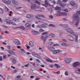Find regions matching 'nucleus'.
Returning a JSON list of instances; mask_svg holds the SVG:
<instances>
[{"label":"nucleus","instance_id":"f257e3e1","mask_svg":"<svg viewBox=\"0 0 80 80\" xmlns=\"http://www.w3.org/2000/svg\"><path fill=\"white\" fill-rule=\"evenodd\" d=\"M66 31L68 32H69V33L73 35H75L76 37L75 40V41L76 42H78V35L75 34L72 29H66Z\"/></svg>","mask_w":80,"mask_h":80},{"label":"nucleus","instance_id":"f03ea898","mask_svg":"<svg viewBox=\"0 0 80 80\" xmlns=\"http://www.w3.org/2000/svg\"><path fill=\"white\" fill-rule=\"evenodd\" d=\"M79 15H80V11L77 12L76 14H73L72 18L73 21H76V20L80 21V19L78 17Z\"/></svg>","mask_w":80,"mask_h":80},{"label":"nucleus","instance_id":"7ed1b4c3","mask_svg":"<svg viewBox=\"0 0 80 80\" xmlns=\"http://www.w3.org/2000/svg\"><path fill=\"white\" fill-rule=\"evenodd\" d=\"M31 8L32 10H35L36 11H41L40 7L37 6L35 4H33L31 5Z\"/></svg>","mask_w":80,"mask_h":80},{"label":"nucleus","instance_id":"20e7f679","mask_svg":"<svg viewBox=\"0 0 80 80\" xmlns=\"http://www.w3.org/2000/svg\"><path fill=\"white\" fill-rule=\"evenodd\" d=\"M40 17H42V18H46L44 15L40 14H38L37 15L35 16V18H37L38 20H42V21H44V20L42 19V18H41Z\"/></svg>","mask_w":80,"mask_h":80},{"label":"nucleus","instance_id":"39448f33","mask_svg":"<svg viewBox=\"0 0 80 80\" xmlns=\"http://www.w3.org/2000/svg\"><path fill=\"white\" fill-rule=\"evenodd\" d=\"M48 37V35H46L44 36H42L40 38L41 40H43V44H45V42Z\"/></svg>","mask_w":80,"mask_h":80},{"label":"nucleus","instance_id":"423d86ee","mask_svg":"<svg viewBox=\"0 0 80 80\" xmlns=\"http://www.w3.org/2000/svg\"><path fill=\"white\" fill-rule=\"evenodd\" d=\"M13 42L15 45H20V42L17 39H14L13 40Z\"/></svg>","mask_w":80,"mask_h":80},{"label":"nucleus","instance_id":"0eeeda50","mask_svg":"<svg viewBox=\"0 0 80 80\" xmlns=\"http://www.w3.org/2000/svg\"><path fill=\"white\" fill-rule=\"evenodd\" d=\"M67 15V13H63L60 11H58V12L57 16L58 17H60V16H65V15Z\"/></svg>","mask_w":80,"mask_h":80},{"label":"nucleus","instance_id":"6e6552de","mask_svg":"<svg viewBox=\"0 0 80 80\" xmlns=\"http://www.w3.org/2000/svg\"><path fill=\"white\" fill-rule=\"evenodd\" d=\"M59 43L61 44V45L62 47H68V46H69L68 44L65 43L62 41L59 42Z\"/></svg>","mask_w":80,"mask_h":80},{"label":"nucleus","instance_id":"1a4fd4ad","mask_svg":"<svg viewBox=\"0 0 80 80\" xmlns=\"http://www.w3.org/2000/svg\"><path fill=\"white\" fill-rule=\"evenodd\" d=\"M67 38L69 40H70V41H74L75 40V38L70 35H67Z\"/></svg>","mask_w":80,"mask_h":80},{"label":"nucleus","instance_id":"9d476101","mask_svg":"<svg viewBox=\"0 0 80 80\" xmlns=\"http://www.w3.org/2000/svg\"><path fill=\"white\" fill-rule=\"evenodd\" d=\"M32 55L33 56V57H37L38 58H40V55H38L37 53H32Z\"/></svg>","mask_w":80,"mask_h":80},{"label":"nucleus","instance_id":"9b49d317","mask_svg":"<svg viewBox=\"0 0 80 80\" xmlns=\"http://www.w3.org/2000/svg\"><path fill=\"white\" fill-rule=\"evenodd\" d=\"M2 2L3 3L8 5H10L11 4V1L10 0H2Z\"/></svg>","mask_w":80,"mask_h":80},{"label":"nucleus","instance_id":"f8f14e48","mask_svg":"<svg viewBox=\"0 0 80 80\" xmlns=\"http://www.w3.org/2000/svg\"><path fill=\"white\" fill-rule=\"evenodd\" d=\"M10 60L13 64H15L17 63V60L14 58H11Z\"/></svg>","mask_w":80,"mask_h":80},{"label":"nucleus","instance_id":"ddd939ff","mask_svg":"<svg viewBox=\"0 0 80 80\" xmlns=\"http://www.w3.org/2000/svg\"><path fill=\"white\" fill-rule=\"evenodd\" d=\"M61 52L60 50H53L52 51V52L54 54H57L58 53H60Z\"/></svg>","mask_w":80,"mask_h":80},{"label":"nucleus","instance_id":"4468645a","mask_svg":"<svg viewBox=\"0 0 80 80\" xmlns=\"http://www.w3.org/2000/svg\"><path fill=\"white\" fill-rule=\"evenodd\" d=\"M71 58H66L64 60V62H66V63H69V62H71Z\"/></svg>","mask_w":80,"mask_h":80},{"label":"nucleus","instance_id":"2eb2a0df","mask_svg":"<svg viewBox=\"0 0 80 80\" xmlns=\"http://www.w3.org/2000/svg\"><path fill=\"white\" fill-rule=\"evenodd\" d=\"M80 63L78 62H76L73 64V66L74 67H76L78 65H79Z\"/></svg>","mask_w":80,"mask_h":80},{"label":"nucleus","instance_id":"dca6fc26","mask_svg":"<svg viewBox=\"0 0 80 80\" xmlns=\"http://www.w3.org/2000/svg\"><path fill=\"white\" fill-rule=\"evenodd\" d=\"M7 52H8V53H10V54L13 55H15V53L13 52L12 51L8 50L7 51Z\"/></svg>","mask_w":80,"mask_h":80},{"label":"nucleus","instance_id":"f3484780","mask_svg":"<svg viewBox=\"0 0 80 80\" xmlns=\"http://www.w3.org/2000/svg\"><path fill=\"white\" fill-rule=\"evenodd\" d=\"M32 32L33 33V34H34V35H37V34H38V32L36 31H32Z\"/></svg>","mask_w":80,"mask_h":80},{"label":"nucleus","instance_id":"a211bd4d","mask_svg":"<svg viewBox=\"0 0 80 80\" xmlns=\"http://www.w3.org/2000/svg\"><path fill=\"white\" fill-rule=\"evenodd\" d=\"M46 61H47V62H51V63H52L53 62H56V61H52V60L51 59H50L49 58H47V59H46Z\"/></svg>","mask_w":80,"mask_h":80},{"label":"nucleus","instance_id":"6ab92c4d","mask_svg":"<svg viewBox=\"0 0 80 80\" xmlns=\"http://www.w3.org/2000/svg\"><path fill=\"white\" fill-rule=\"evenodd\" d=\"M26 28H30L31 25L29 23H27L25 25Z\"/></svg>","mask_w":80,"mask_h":80},{"label":"nucleus","instance_id":"aec40b11","mask_svg":"<svg viewBox=\"0 0 80 80\" xmlns=\"http://www.w3.org/2000/svg\"><path fill=\"white\" fill-rule=\"evenodd\" d=\"M12 22V21L8 20V21H6V23H7V24H8L9 25H10V24H11Z\"/></svg>","mask_w":80,"mask_h":80},{"label":"nucleus","instance_id":"412c9836","mask_svg":"<svg viewBox=\"0 0 80 80\" xmlns=\"http://www.w3.org/2000/svg\"><path fill=\"white\" fill-rule=\"evenodd\" d=\"M70 4L72 6H74L75 5V2L74 1H72L70 2Z\"/></svg>","mask_w":80,"mask_h":80},{"label":"nucleus","instance_id":"4be33fe9","mask_svg":"<svg viewBox=\"0 0 80 80\" xmlns=\"http://www.w3.org/2000/svg\"><path fill=\"white\" fill-rule=\"evenodd\" d=\"M12 1L14 5H18V2L15 1V0H12Z\"/></svg>","mask_w":80,"mask_h":80},{"label":"nucleus","instance_id":"5701e85b","mask_svg":"<svg viewBox=\"0 0 80 80\" xmlns=\"http://www.w3.org/2000/svg\"><path fill=\"white\" fill-rule=\"evenodd\" d=\"M29 45L30 47H33V43L32 41L29 42Z\"/></svg>","mask_w":80,"mask_h":80},{"label":"nucleus","instance_id":"b1692460","mask_svg":"<svg viewBox=\"0 0 80 80\" xmlns=\"http://www.w3.org/2000/svg\"><path fill=\"white\" fill-rule=\"evenodd\" d=\"M55 9L56 10H61V8L57 6L55 8Z\"/></svg>","mask_w":80,"mask_h":80},{"label":"nucleus","instance_id":"393cba45","mask_svg":"<svg viewBox=\"0 0 80 80\" xmlns=\"http://www.w3.org/2000/svg\"><path fill=\"white\" fill-rule=\"evenodd\" d=\"M75 72L78 73H80V69H76Z\"/></svg>","mask_w":80,"mask_h":80},{"label":"nucleus","instance_id":"a878e982","mask_svg":"<svg viewBox=\"0 0 80 80\" xmlns=\"http://www.w3.org/2000/svg\"><path fill=\"white\" fill-rule=\"evenodd\" d=\"M20 28V29H22V30H25V27L23 26L18 27L17 28Z\"/></svg>","mask_w":80,"mask_h":80},{"label":"nucleus","instance_id":"bb28decb","mask_svg":"<svg viewBox=\"0 0 80 80\" xmlns=\"http://www.w3.org/2000/svg\"><path fill=\"white\" fill-rule=\"evenodd\" d=\"M61 26H62L63 27H68L69 26L68 25L66 24H61Z\"/></svg>","mask_w":80,"mask_h":80},{"label":"nucleus","instance_id":"cd10ccee","mask_svg":"<svg viewBox=\"0 0 80 80\" xmlns=\"http://www.w3.org/2000/svg\"><path fill=\"white\" fill-rule=\"evenodd\" d=\"M49 36H50V37H52V38H54V37H55V34L53 33L50 34H49Z\"/></svg>","mask_w":80,"mask_h":80},{"label":"nucleus","instance_id":"c85d7f7f","mask_svg":"<svg viewBox=\"0 0 80 80\" xmlns=\"http://www.w3.org/2000/svg\"><path fill=\"white\" fill-rule=\"evenodd\" d=\"M43 23V22L41 21H38V22L36 21L35 22V24H38V23Z\"/></svg>","mask_w":80,"mask_h":80},{"label":"nucleus","instance_id":"c756f323","mask_svg":"<svg viewBox=\"0 0 80 80\" xmlns=\"http://www.w3.org/2000/svg\"><path fill=\"white\" fill-rule=\"evenodd\" d=\"M62 12H68V10L67 8H65L63 9L62 10Z\"/></svg>","mask_w":80,"mask_h":80},{"label":"nucleus","instance_id":"7c9ffc66","mask_svg":"<svg viewBox=\"0 0 80 80\" xmlns=\"http://www.w3.org/2000/svg\"><path fill=\"white\" fill-rule=\"evenodd\" d=\"M5 10L6 12H10V10L6 6L5 7Z\"/></svg>","mask_w":80,"mask_h":80},{"label":"nucleus","instance_id":"2f4dec72","mask_svg":"<svg viewBox=\"0 0 80 80\" xmlns=\"http://www.w3.org/2000/svg\"><path fill=\"white\" fill-rule=\"evenodd\" d=\"M54 66L55 67H57V68H60L61 67L60 66V65L56 63L54 64Z\"/></svg>","mask_w":80,"mask_h":80},{"label":"nucleus","instance_id":"473e14b6","mask_svg":"<svg viewBox=\"0 0 80 80\" xmlns=\"http://www.w3.org/2000/svg\"><path fill=\"white\" fill-rule=\"evenodd\" d=\"M45 4L46 5H47V6H50V4L48 3V2L46 0L45 1Z\"/></svg>","mask_w":80,"mask_h":80},{"label":"nucleus","instance_id":"72a5a7b5","mask_svg":"<svg viewBox=\"0 0 80 80\" xmlns=\"http://www.w3.org/2000/svg\"><path fill=\"white\" fill-rule=\"evenodd\" d=\"M44 48H41L40 47H39V50H40V51H41V52H43V51H44V50H44Z\"/></svg>","mask_w":80,"mask_h":80},{"label":"nucleus","instance_id":"f704fd0d","mask_svg":"<svg viewBox=\"0 0 80 80\" xmlns=\"http://www.w3.org/2000/svg\"><path fill=\"white\" fill-rule=\"evenodd\" d=\"M12 21L14 22H18V20L16 18H14L12 20Z\"/></svg>","mask_w":80,"mask_h":80},{"label":"nucleus","instance_id":"c9c22d12","mask_svg":"<svg viewBox=\"0 0 80 80\" xmlns=\"http://www.w3.org/2000/svg\"><path fill=\"white\" fill-rule=\"evenodd\" d=\"M26 17L27 18H31V15L30 14H27Z\"/></svg>","mask_w":80,"mask_h":80},{"label":"nucleus","instance_id":"e433bc0d","mask_svg":"<svg viewBox=\"0 0 80 80\" xmlns=\"http://www.w3.org/2000/svg\"><path fill=\"white\" fill-rule=\"evenodd\" d=\"M48 49L49 50H52V49H55V48L53 47H50V46H49L48 47Z\"/></svg>","mask_w":80,"mask_h":80},{"label":"nucleus","instance_id":"4c0bfd02","mask_svg":"<svg viewBox=\"0 0 80 80\" xmlns=\"http://www.w3.org/2000/svg\"><path fill=\"white\" fill-rule=\"evenodd\" d=\"M49 27H55V25L52 24H50L49 25Z\"/></svg>","mask_w":80,"mask_h":80},{"label":"nucleus","instance_id":"58836bf2","mask_svg":"<svg viewBox=\"0 0 80 80\" xmlns=\"http://www.w3.org/2000/svg\"><path fill=\"white\" fill-rule=\"evenodd\" d=\"M48 43L49 45H53V44H54V43L52 42H48Z\"/></svg>","mask_w":80,"mask_h":80},{"label":"nucleus","instance_id":"ea45409f","mask_svg":"<svg viewBox=\"0 0 80 80\" xmlns=\"http://www.w3.org/2000/svg\"><path fill=\"white\" fill-rule=\"evenodd\" d=\"M39 32H45V30H44L42 29V28H40L39 30Z\"/></svg>","mask_w":80,"mask_h":80},{"label":"nucleus","instance_id":"a19ab883","mask_svg":"<svg viewBox=\"0 0 80 80\" xmlns=\"http://www.w3.org/2000/svg\"><path fill=\"white\" fill-rule=\"evenodd\" d=\"M3 13V10L2 9V8L0 9V13H1V14H2Z\"/></svg>","mask_w":80,"mask_h":80},{"label":"nucleus","instance_id":"79ce46f5","mask_svg":"<svg viewBox=\"0 0 80 80\" xmlns=\"http://www.w3.org/2000/svg\"><path fill=\"white\" fill-rule=\"evenodd\" d=\"M47 34H48V32H44L42 33V35H47Z\"/></svg>","mask_w":80,"mask_h":80},{"label":"nucleus","instance_id":"37998d69","mask_svg":"<svg viewBox=\"0 0 80 80\" xmlns=\"http://www.w3.org/2000/svg\"><path fill=\"white\" fill-rule=\"evenodd\" d=\"M35 3H37V4H38V5H40V2L38 1L37 0L35 1Z\"/></svg>","mask_w":80,"mask_h":80},{"label":"nucleus","instance_id":"c03bdc74","mask_svg":"<svg viewBox=\"0 0 80 80\" xmlns=\"http://www.w3.org/2000/svg\"><path fill=\"white\" fill-rule=\"evenodd\" d=\"M65 75L66 76H68V72L67 71H65Z\"/></svg>","mask_w":80,"mask_h":80},{"label":"nucleus","instance_id":"a18cd8bd","mask_svg":"<svg viewBox=\"0 0 80 80\" xmlns=\"http://www.w3.org/2000/svg\"><path fill=\"white\" fill-rule=\"evenodd\" d=\"M49 67H50V68H53V64H50L49 65Z\"/></svg>","mask_w":80,"mask_h":80},{"label":"nucleus","instance_id":"49530a36","mask_svg":"<svg viewBox=\"0 0 80 80\" xmlns=\"http://www.w3.org/2000/svg\"><path fill=\"white\" fill-rule=\"evenodd\" d=\"M76 27H77L78 25V21H77L76 22L75 24Z\"/></svg>","mask_w":80,"mask_h":80},{"label":"nucleus","instance_id":"de8ad7c7","mask_svg":"<svg viewBox=\"0 0 80 80\" xmlns=\"http://www.w3.org/2000/svg\"><path fill=\"white\" fill-rule=\"evenodd\" d=\"M49 18L50 19H52V18H53V16L52 15H50L49 16Z\"/></svg>","mask_w":80,"mask_h":80},{"label":"nucleus","instance_id":"09e8293b","mask_svg":"<svg viewBox=\"0 0 80 80\" xmlns=\"http://www.w3.org/2000/svg\"><path fill=\"white\" fill-rule=\"evenodd\" d=\"M2 26V27H4V28H8L9 27L8 26H7L5 25H4V24H3Z\"/></svg>","mask_w":80,"mask_h":80},{"label":"nucleus","instance_id":"8fccbe9b","mask_svg":"<svg viewBox=\"0 0 80 80\" xmlns=\"http://www.w3.org/2000/svg\"><path fill=\"white\" fill-rule=\"evenodd\" d=\"M11 24H12V25H16V23L13 22L12 21V22H11Z\"/></svg>","mask_w":80,"mask_h":80},{"label":"nucleus","instance_id":"3c124183","mask_svg":"<svg viewBox=\"0 0 80 80\" xmlns=\"http://www.w3.org/2000/svg\"><path fill=\"white\" fill-rule=\"evenodd\" d=\"M17 70H14L12 72L13 73H17Z\"/></svg>","mask_w":80,"mask_h":80},{"label":"nucleus","instance_id":"603ef678","mask_svg":"<svg viewBox=\"0 0 80 80\" xmlns=\"http://www.w3.org/2000/svg\"><path fill=\"white\" fill-rule=\"evenodd\" d=\"M60 45L58 44H55L53 45V46H59Z\"/></svg>","mask_w":80,"mask_h":80},{"label":"nucleus","instance_id":"864d4df0","mask_svg":"<svg viewBox=\"0 0 80 80\" xmlns=\"http://www.w3.org/2000/svg\"><path fill=\"white\" fill-rule=\"evenodd\" d=\"M3 37L2 35H0V39H3Z\"/></svg>","mask_w":80,"mask_h":80},{"label":"nucleus","instance_id":"5fc2aeb1","mask_svg":"<svg viewBox=\"0 0 80 80\" xmlns=\"http://www.w3.org/2000/svg\"><path fill=\"white\" fill-rule=\"evenodd\" d=\"M60 73V71H58L57 72H54L55 73H56L57 74H59Z\"/></svg>","mask_w":80,"mask_h":80},{"label":"nucleus","instance_id":"6e6d98bb","mask_svg":"<svg viewBox=\"0 0 80 80\" xmlns=\"http://www.w3.org/2000/svg\"><path fill=\"white\" fill-rule=\"evenodd\" d=\"M2 60H3L2 57L0 56V61H2Z\"/></svg>","mask_w":80,"mask_h":80},{"label":"nucleus","instance_id":"4d7b16f0","mask_svg":"<svg viewBox=\"0 0 80 80\" xmlns=\"http://www.w3.org/2000/svg\"><path fill=\"white\" fill-rule=\"evenodd\" d=\"M32 28H35V24H32Z\"/></svg>","mask_w":80,"mask_h":80},{"label":"nucleus","instance_id":"13d9d810","mask_svg":"<svg viewBox=\"0 0 80 80\" xmlns=\"http://www.w3.org/2000/svg\"><path fill=\"white\" fill-rule=\"evenodd\" d=\"M4 32L5 33H6L7 34H8L9 33V32L7 31H5Z\"/></svg>","mask_w":80,"mask_h":80},{"label":"nucleus","instance_id":"bf43d9fd","mask_svg":"<svg viewBox=\"0 0 80 80\" xmlns=\"http://www.w3.org/2000/svg\"><path fill=\"white\" fill-rule=\"evenodd\" d=\"M68 0H62V2L64 3H65V2H67Z\"/></svg>","mask_w":80,"mask_h":80},{"label":"nucleus","instance_id":"052dcab7","mask_svg":"<svg viewBox=\"0 0 80 80\" xmlns=\"http://www.w3.org/2000/svg\"><path fill=\"white\" fill-rule=\"evenodd\" d=\"M20 77H21V76H20L18 75L17 76V78H20Z\"/></svg>","mask_w":80,"mask_h":80},{"label":"nucleus","instance_id":"680f3d73","mask_svg":"<svg viewBox=\"0 0 80 80\" xmlns=\"http://www.w3.org/2000/svg\"><path fill=\"white\" fill-rule=\"evenodd\" d=\"M44 25L43 24H42L41 25V28H43L44 27Z\"/></svg>","mask_w":80,"mask_h":80},{"label":"nucleus","instance_id":"e2e57ef3","mask_svg":"<svg viewBox=\"0 0 80 80\" xmlns=\"http://www.w3.org/2000/svg\"><path fill=\"white\" fill-rule=\"evenodd\" d=\"M7 57V56L6 55L3 56V59H5V58H7V57Z\"/></svg>","mask_w":80,"mask_h":80},{"label":"nucleus","instance_id":"0e129e2a","mask_svg":"<svg viewBox=\"0 0 80 80\" xmlns=\"http://www.w3.org/2000/svg\"><path fill=\"white\" fill-rule=\"evenodd\" d=\"M23 52H25V50L23 49H20Z\"/></svg>","mask_w":80,"mask_h":80},{"label":"nucleus","instance_id":"69168bd1","mask_svg":"<svg viewBox=\"0 0 80 80\" xmlns=\"http://www.w3.org/2000/svg\"><path fill=\"white\" fill-rule=\"evenodd\" d=\"M42 6H44V7H45L46 8H47V6L45 5V4H43V3L42 4Z\"/></svg>","mask_w":80,"mask_h":80},{"label":"nucleus","instance_id":"338daca9","mask_svg":"<svg viewBox=\"0 0 80 80\" xmlns=\"http://www.w3.org/2000/svg\"><path fill=\"white\" fill-rule=\"evenodd\" d=\"M40 78H35V80H40Z\"/></svg>","mask_w":80,"mask_h":80},{"label":"nucleus","instance_id":"774afa93","mask_svg":"<svg viewBox=\"0 0 80 80\" xmlns=\"http://www.w3.org/2000/svg\"><path fill=\"white\" fill-rule=\"evenodd\" d=\"M62 41H63V42H67V40L65 39H62Z\"/></svg>","mask_w":80,"mask_h":80}]
</instances>
